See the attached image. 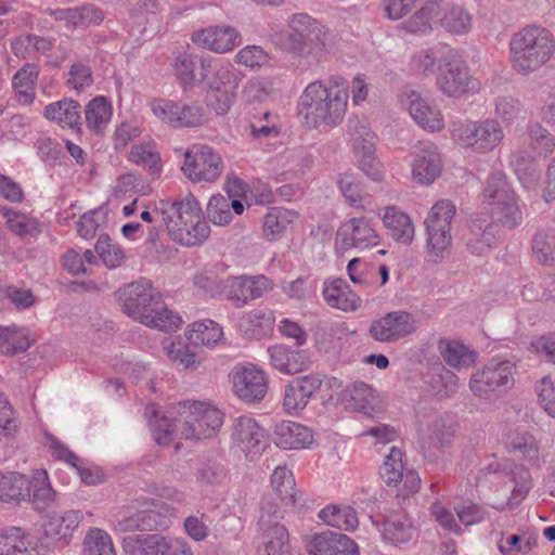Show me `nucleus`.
I'll return each instance as SVG.
<instances>
[{
  "label": "nucleus",
  "mask_w": 555,
  "mask_h": 555,
  "mask_svg": "<svg viewBox=\"0 0 555 555\" xmlns=\"http://www.w3.org/2000/svg\"><path fill=\"white\" fill-rule=\"evenodd\" d=\"M146 413L155 417L150 421L151 430L157 444L168 446L173 436L189 440L211 439L223 424L220 410L204 402H180L175 406L176 416L157 418L154 404L146 408Z\"/></svg>",
  "instance_id": "obj_1"
},
{
  "label": "nucleus",
  "mask_w": 555,
  "mask_h": 555,
  "mask_svg": "<svg viewBox=\"0 0 555 555\" xmlns=\"http://www.w3.org/2000/svg\"><path fill=\"white\" fill-rule=\"evenodd\" d=\"M117 298L125 314L149 327L172 332L183 323L179 314L167 308L160 293L147 280L120 287Z\"/></svg>",
  "instance_id": "obj_2"
},
{
  "label": "nucleus",
  "mask_w": 555,
  "mask_h": 555,
  "mask_svg": "<svg viewBox=\"0 0 555 555\" xmlns=\"http://www.w3.org/2000/svg\"><path fill=\"white\" fill-rule=\"evenodd\" d=\"M348 92L326 88L320 80L310 82L298 102V113L310 128H335L347 112Z\"/></svg>",
  "instance_id": "obj_3"
},
{
  "label": "nucleus",
  "mask_w": 555,
  "mask_h": 555,
  "mask_svg": "<svg viewBox=\"0 0 555 555\" xmlns=\"http://www.w3.org/2000/svg\"><path fill=\"white\" fill-rule=\"evenodd\" d=\"M163 225L172 241L185 246L204 242L210 233L202 209L193 195L180 201H163Z\"/></svg>",
  "instance_id": "obj_4"
},
{
  "label": "nucleus",
  "mask_w": 555,
  "mask_h": 555,
  "mask_svg": "<svg viewBox=\"0 0 555 555\" xmlns=\"http://www.w3.org/2000/svg\"><path fill=\"white\" fill-rule=\"evenodd\" d=\"M509 51L513 69L528 76L552 59L555 53V38L546 28L527 26L512 36Z\"/></svg>",
  "instance_id": "obj_5"
},
{
  "label": "nucleus",
  "mask_w": 555,
  "mask_h": 555,
  "mask_svg": "<svg viewBox=\"0 0 555 555\" xmlns=\"http://www.w3.org/2000/svg\"><path fill=\"white\" fill-rule=\"evenodd\" d=\"M289 35L284 48L301 56L321 59L332 48L333 35L319 21L306 13H296L288 18Z\"/></svg>",
  "instance_id": "obj_6"
},
{
  "label": "nucleus",
  "mask_w": 555,
  "mask_h": 555,
  "mask_svg": "<svg viewBox=\"0 0 555 555\" xmlns=\"http://www.w3.org/2000/svg\"><path fill=\"white\" fill-rule=\"evenodd\" d=\"M199 81L207 90V103L217 114H225L237 88V79L230 64H223L211 56L199 59Z\"/></svg>",
  "instance_id": "obj_7"
},
{
  "label": "nucleus",
  "mask_w": 555,
  "mask_h": 555,
  "mask_svg": "<svg viewBox=\"0 0 555 555\" xmlns=\"http://www.w3.org/2000/svg\"><path fill=\"white\" fill-rule=\"evenodd\" d=\"M483 203L489 207L492 220L502 227L514 229L522 222L519 199L502 171H493L488 177Z\"/></svg>",
  "instance_id": "obj_8"
},
{
  "label": "nucleus",
  "mask_w": 555,
  "mask_h": 555,
  "mask_svg": "<svg viewBox=\"0 0 555 555\" xmlns=\"http://www.w3.org/2000/svg\"><path fill=\"white\" fill-rule=\"evenodd\" d=\"M452 139L464 149L477 153L494 150L503 140L504 131L494 119L482 121L453 120L450 124Z\"/></svg>",
  "instance_id": "obj_9"
},
{
  "label": "nucleus",
  "mask_w": 555,
  "mask_h": 555,
  "mask_svg": "<svg viewBox=\"0 0 555 555\" xmlns=\"http://www.w3.org/2000/svg\"><path fill=\"white\" fill-rule=\"evenodd\" d=\"M455 212V205L451 201L440 199L431 207L425 219L427 254L434 262L441 260L451 246V221Z\"/></svg>",
  "instance_id": "obj_10"
},
{
  "label": "nucleus",
  "mask_w": 555,
  "mask_h": 555,
  "mask_svg": "<svg viewBox=\"0 0 555 555\" xmlns=\"http://www.w3.org/2000/svg\"><path fill=\"white\" fill-rule=\"evenodd\" d=\"M283 509L272 498L261 501L258 527L260 531V555H283L288 548V532L280 524Z\"/></svg>",
  "instance_id": "obj_11"
},
{
  "label": "nucleus",
  "mask_w": 555,
  "mask_h": 555,
  "mask_svg": "<svg viewBox=\"0 0 555 555\" xmlns=\"http://www.w3.org/2000/svg\"><path fill=\"white\" fill-rule=\"evenodd\" d=\"M184 158L181 170L194 183L215 182L224 168L221 155L208 145L191 146L184 153Z\"/></svg>",
  "instance_id": "obj_12"
},
{
  "label": "nucleus",
  "mask_w": 555,
  "mask_h": 555,
  "mask_svg": "<svg viewBox=\"0 0 555 555\" xmlns=\"http://www.w3.org/2000/svg\"><path fill=\"white\" fill-rule=\"evenodd\" d=\"M515 365L509 360L492 359L473 374L469 388L474 395L486 398L491 392L504 391L514 385Z\"/></svg>",
  "instance_id": "obj_13"
},
{
  "label": "nucleus",
  "mask_w": 555,
  "mask_h": 555,
  "mask_svg": "<svg viewBox=\"0 0 555 555\" xmlns=\"http://www.w3.org/2000/svg\"><path fill=\"white\" fill-rule=\"evenodd\" d=\"M233 392L245 402H260L269 386L267 373L255 364H238L229 374Z\"/></svg>",
  "instance_id": "obj_14"
},
{
  "label": "nucleus",
  "mask_w": 555,
  "mask_h": 555,
  "mask_svg": "<svg viewBox=\"0 0 555 555\" xmlns=\"http://www.w3.org/2000/svg\"><path fill=\"white\" fill-rule=\"evenodd\" d=\"M379 244L376 223L365 216L352 217L343 222L336 233V245L343 249L365 250Z\"/></svg>",
  "instance_id": "obj_15"
},
{
  "label": "nucleus",
  "mask_w": 555,
  "mask_h": 555,
  "mask_svg": "<svg viewBox=\"0 0 555 555\" xmlns=\"http://www.w3.org/2000/svg\"><path fill=\"white\" fill-rule=\"evenodd\" d=\"M232 440L234 447L250 462L257 461L269 447L266 429L249 416H241L234 422Z\"/></svg>",
  "instance_id": "obj_16"
},
{
  "label": "nucleus",
  "mask_w": 555,
  "mask_h": 555,
  "mask_svg": "<svg viewBox=\"0 0 555 555\" xmlns=\"http://www.w3.org/2000/svg\"><path fill=\"white\" fill-rule=\"evenodd\" d=\"M274 283L264 275L229 276L222 283V292L235 308H243L249 301L271 292Z\"/></svg>",
  "instance_id": "obj_17"
},
{
  "label": "nucleus",
  "mask_w": 555,
  "mask_h": 555,
  "mask_svg": "<svg viewBox=\"0 0 555 555\" xmlns=\"http://www.w3.org/2000/svg\"><path fill=\"white\" fill-rule=\"evenodd\" d=\"M437 87L447 96L461 98L475 94L480 90V82L470 75L468 67L459 62H450L440 69Z\"/></svg>",
  "instance_id": "obj_18"
},
{
  "label": "nucleus",
  "mask_w": 555,
  "mask_h": 555,
  "mask_svg": "<svg viewBox=\"0 0 555 555\" xmlns=\"http://www.w3.org/2000/svg\"><path fill=\"white\" fill-rule=\"evenodd\" d=\"M402 101L411 117L424 130L438 132L444 128V118L438 105L417 91H405Z\"/></svg>",
  "instance_id": "obj_19"
},
{
  "label": "nucleus",
  "mask_w": 555,
  "mask_h": 555,
  "mask_svg": "<svg viewBox=\"0 0 555 555\" xmlns=\"http://www.w3.org/2000/svg\"><path fill=\"white\" fill-rule=\"evenodd\" d=\"M341 402L354 411L361 412L371 418L379 417L385 405L378 393L364 382H356L345 388Z\"/></svg>",
  "instance_id": "obj_20"
},
{
  "label": "nucleus",
  "mask_w": 555,
  "mask_h": 555,
  "mask_svg": "<svg viewBox=\"0 0 555 555\" xmlns=\"http://www.w3.org/2000/svg\"><path fill=\"white\" fill-rule=\"evenodd\" d=\"M415 320L411 313L395 311L373 322L370 327L372 336L379 341H393L415 331Z\"/></svg>",
  "instance_id": "obj_21"
},
{
  "label": "nucleus",
  "mask_w": 555,
  "mask_h": 555,
  "mask_svg": "<svg viewBox=\"0 0 555 555\" xmlns=\"http://www.w3.org/2000/svg\"><path fill=\"white\" fill-rule=\"evenodd\" d=\"M192 40L201 48L216 53H225L238 44L240 34L232 26L216 25L193 33Z\"/></svg>",
  "instance_id": "obj_22"
},
{
  "label": "nucleus",
  "mask_w": 555,
  "mask_h": 555,
  "mask_svg": "<svg viewBox=\"0 0 555 555\" xmlns=\"http://www.w3.org/2000/svg\"><path fill=\"white\" fill-rule=\"evenodd\" d=\"M308 552L310 555H359L352 539L333 531L315 534L308 545Z\"/></svg>",
  "instance_id": "obj_23"
},
{
  "label": "nucleus",
  "mask_w": 555,
  "mask_h": 555,
  "mask_svg": "<svg viewBox=\"0 0 555 555\" xmlns=\"http://www.w3.org/2000/svg\"><path fill=\"white\" fill-rule=\"evenodd\" d=\"M272 440L283 450L307 449L314 442L310 428L291 421H283L275 425Z\"/></svg>",
  "instance_id": "obj_24"
},
{
  "label": "nucleus",
  "mask_w": 555,
  "mask_h": 555,
  "mask_svg": "<svg viewBox=\"0 0 555 555\" xmlns=\"http://www.w3.org/2000/svg\"><path fill=\"white\" fill-rule=\"evenodd\" d=\"M318 383L313 375L297 377L284 387L283 408L287 413H298L302 411L310 399L318 391Z\"/></svg>",
  "instance_id": "obj_25"
},
{
  "label": "nucleus",
  "mask_w": 555,
  "mask_h": 555,
  "mask_svg": "<svg viewBox=\"0 0 555 555\" xmlns=\"http://www.w3.org/2000/svg\"><path fill=\"white\" fill-rule=\"evenodd\" d=\"M441 173V158L438 147L433 143H424L415 155L412 165L413 180L429 184Z\"/></svg>",
  "instance_id": "obj_26"
},
{
  "label": "nucleus",
  "mask_w": 555,
  "mask_h": 555,
  "mask_svg": "<svg viewBox=\"0 0 555 555\" xmlns=\"http://www.w3.org/2000/svg\"><path fill=\"white\" fill-rule=\"evenodd\" d=\"M185 347H215L225 344L222 326L211 319L195 321L184 331Z\"/></svg>",
  "instance_id": "obj_27"
},
{
  "label": "nucleus",
  "mask_w": 555,
  "mask_h": 555,
  "mask_svg": "<svg viewBox=\"0 0 555 555\" xmlns=\"http://www.w3.org/2000/svg\"><path fill=\"white\" fill-rule=\"evenodd\" d=\"M270 364L285 375H295L308 370L311 358L306 349H268Z\"/></svg>",
  "instance_id": "obj_28"
},
{
  "label": "nucleus",
  "mask_w": 555,
  "mask_h": 555,
  "mask_svg": "<svg viewBox=\"0 0 555 555\" xmlns=\"http://www.w3.org/2000/svg\"><path fill=\"white\" fill-rule=\"evenodd\" d=\"M271 487L276 498L274 501L284 506H297L301 494L296 489L295 479L291 469L286 466H278L271 475ZM273 499V496H271Z\"/></svg>",
  "instance_id": "obj_29"
},
{
  "label": "nucleus",
  "mask_w": 555,
  "mask_h": 555,
  "mask_svg": "<svg viewBox=\"0 0 555 555\" xmlns=\"http://www.w3.org/2000/svg\"><path fill=\"white\" fill-rule=\"evenodd\" d=\"M168 538L158 534H133L121 542L126 555H167Z\"/></svg>",
  "instance_id": "obj_30"
},
{
  "label": "nucleus",
  "mask_w": 555,
  "mask_h": 555,
  "mask_svg": "<svg viewBox=\"0 0 555 555\" xmlns=\"http://www.w3.org/2000/svg\"><path fill=\"white\" fill-rule=\"evenodd\" d=\"M323 296L331 307L343 311H354L360 308L362 302L361 298L341 279L325 284Z\"/></svg>",
  "instance_id": "obj_31"
},
{
  "label": "nucleus",
  "mask_w": 555,
  "mask_h": 555,
  "mask_svg": "<svg viewBox=\"0 0 555 555\" xmlns=\"http://www.w3.org/2000/svg\"><path fill=\"white\" fill-rule=\"evenodd\" d=\"M384 225L391 236L402 244H411L414 238V225L411 218L396 206H388L379 214Z\"/></svg>",
  "instance_id": "obj_32"
},
{
  "label": "nucleus",
  "mask_w": 555,
  "mask_h": 555,
  "mask_svg": "<svg viewBox=\"0 0 555 555\" xmlns=\"http://www.w3.org/2000/svg\"><path fill=\"white\" fill-rule=\"evenodd\" d=\"M295 210L283 207H271L263 217L262 233L266 240L276 241L282 237L297 220Z\"/></svg>",
  "instance_id": "obj_33"
},
{
  "label": "nucleus",
  "mask_w": 555,
  "mask_h": 555,
  "mask_svg": "<svg viewBox=\"0 0 555 555\" xmlns=\"http://www.w3.org/2000/svg\"><path fill=\"white\" fill-rule=\"evenodd\" d=\"M13 54L22 60L35 59L51 51L53 40L34 34H22L11 39Z\"/></svg>",
  "instance_id": "obj_34"
},
{
  "label": "nucleus",
  "mask_w": 555,
  "mask_h": 555,
  "mask_svg": "<svg viewBox=\"0 0 555 555\" xmlns=\"http://www.w3.org/2000/svg\"><path fill=\"white\" fill-rule=\"evenodd\" d=\"M39 66L24 64L12 77V88L20 103L29 105L35 100Z\"/></svg>",
  "instance_id": "obj_35"
},
{
  "label": "nucleus",
  "mask_w": 555,
  "mask_h": 555,
  "mask_svg": "<svg viewBox=\"0 0 555 555\" xmlns=\"http://www.w3.org/2000/svg\"><path fill=\"white\" fill-rule=\"evenodd\" d=\"M43 115L63 128L75 129L80 125V105L74 100H61L44 107Z\"/></svg>",
  "instance_id": "obj_36"
},
{
  "label": "nucleus",
  "mask_w": 555,
  "mask_h": 555,
  "mask_svg": "<svg viewBox=\"0 0 555 555\" xmlns=\"http://www.w3.org/2000/svg\"><path fill=\"white\" fill-rule=\"evenodd\" d=\"M273 322L271 311L254 309L241 318L238 326L247 338H261L272 331Z\"/></svg>",
  "instance_id": "obj_37"
},
{
  "label": "nucleus",
  "mask_w": 555,
  "mask_h": 555,
  "mask_svg": "<svg viewBox=\"0 0 555 555\" xmlns=\"http://www.w3.org/2000/svg\"><path fill=\"white\" fill-rule=\"evenodd\" d=\"M55 18L64 21L74 27L86 28L91 25H100L104 20V14L99 8L88 4L78 8L57 10L55 12Z\"/></svg>",
  "instance_id": "obj_38"
},
{
  "label": "nucleus",
  "mask_w": 555,
  "mask_h": 555,
  "mask_svg": "<svg viewBox=\"0 0 555 555\" xmlns=\"http://www.w3.org/2000/svg\"><path fill=\"white\" fill-rule=\"evenodd\" d=\"M457 376L451 371L438 366L426 375V391L438 398H449L457 390Z\"/></svg>",
  "instance_id": "obj_39"
},
{
  "label": "nucleus",
  "mask_w": 555,
  "mask_h": 555,
  "mask_svg": "<svg viewBox=\"0 0 555 555\" xmlns=\"http://www.w3.org/2000/svg\"><path fill=\"white\" fill-rule=\"evenodd\" d=\"M319 518L327 526L345 531L354 530L359 524L354 509L345 505H328L320 511Z\"/></svg>",
  "instance_id": "obj_40"
},
{
  "label": "nucleus",
  "mask_w": 555,
  "mask_h": 555,
  "mask_svg": "<svg viewBox=\"0 0 555 555\" xmlns=\"http://www.w3.org/2000/svg\"><path fill=\"white\" fill-rule=\"evenodd\" d=\"M82 515L79 511H67L63 514H52L44 522V537L56 535L60 539L70 537L78 527Z\"/></svg>",
  "instance_id": "obj_41"
},
{
  "label": "nucleus",
  "mask_w": 555,
  "mask_h": 555,
  "mask_svg": "<svg viewBox=\"0 0 555 555\" xmlns=\"http://www.w3.org/2000/svg\"><path fill=\"white\" fill-rule=\"evenodd\" d=\"M112 118V106L103 96L91 100L85 108V121L91 131L103 132Z\"/></svg>",
  "instance_id": "obj_42"
},
{
  "label": "nucleus",
  "mask_w": 555,
  "mask_h": 555,
  "mask_svg": "<svg viewBox=\"0 0 555 555\" xmlns=\"http://www.w3.org/2000/svg\"><path fill=\"white\" fill-rule=\"evenodd\" d=\"M440 7L436 1H429L414 12L400 27L411 34H426L431 31L433 22L438 16Z\"/></svg>",
  "instance_id": "obj_43"
},
{
  "label": "nucleus",
  "mask_w": 555,
  "mask_h": 555,
  "mask_svg": "<svg viewBox=\"0 0 555 555\" xmlns=\"http://www.w3.org/2000/svg\"><path fill=\"white\" fill-rule=\"evenodd\" d=\"M82 555H116L112 537L103 529L89 528L82 541Z\"/></svg>",
  "instance_id": "obj_44"
},
{
  "label": "nucleus",
  "mask_w": 555,
  "mask_h": 555,
  "mask_svg": "<svg viewBox=\"0 0 555 555\" xmlns=\"http://www.w3.org/2000/svg\"><path fill=\"white\" fill-rule=\"evenodd\" d=\"M440 24L451 34L465 35L472 29L473 17L465 8L450 5L444 9Z\"/></svg>",
  "instance_id": "obj_45"
},
{
  "label": "nucleus",
  "mask_w": 555,
  "mask_h": 555,
  "mask_svg": "<svg viewBox=\"0 0 555 555\" xmlns=\"http://www.w3.org/2000/svg\"><path fill=\"white\" fill-rule=\"evenodd\" d=\"M337 183L341 194L353 208L365 211L371 205L369 196L362 192L361 184L352 173H341Z\"/></svg>",
  "instance_id": "obj_46"
},
{
  "label": "nucleus",
  "mask_w": 555,
  "mask_h": 555,
  "mask_svg": "<svg viewBox=\"0 0 555 555\" xmlns=\"http://www.w3.org/2000/svg\"><path fill=\"white\" fill-rule=\"evenodd\" d=\"M413 532V525L405 516H390L383 525V538L393 544L408 542Z\"/></svg>",
  "instance_id": "obj_47"
},
{
  "label": "nucleus",
  "mask_w": 555,
  "mask_h": 555,
  "mask_svg": "<svg viewBox=\"0 0 555 555\" xmlns=\"http://www.w3.org/2000/svg\"><path fill=\"white\" fill-rule=\"evenodd\" d=\"M30 496V482L21 474L10 473L4 475L0 490V501H20Z\"/></svg>",
  "instance_id": "obj_48"
},
{
  "label": "nucleus",
  "mask_w": 555,
  "mask_h": 555,
  "mask_svg": "<svg viewBox=\"0 0 555 555\" xmlns=\"http://www.w3.org/2000/svg\"><path fill=\"white\" fill-rule=\"evenodd\" d=\"M354 154L359 168L373 181H380L384 176L383 165L375 156V144L356 145Z\"/></svg>",
  "instance_id": "obj_49"
},
{
  "label": "nucleus",
  "mask_w": 555,
  "mask_h": 555,
  "mask_svg": "<svg viewBox=\"0 0 555 555\" xmlns=\"http://www.w3.org/2000/svg\"><path fill=\"white\" fill-rule=\"evenodd\" d=\"M507 444L515 454L522 456L529 463H534L539 459L537 440L528 433L519 430L509 431Z\"/></svg>",
  "instance_id": "obj_50"
},
{
  "label": "nucleus",
  "mask_w": 555,
  "mask_h": 555,
  "mask_svg": "<svg viewBox=\"0 0 555 555\" xmlns=\"http://www.w3.org/2000/svg\"><path fill=\"white\" fill-rule=\"evenodd\" d=\"M199 59L195 54L181 52L175 61V75L184 88H191L199 81L194 73L196 65H199Z\"/></svg>",
  "instance_id": "obj_51"
},
{
  "label": "nucleus",
  "mask_w": 555,
  "mask_h": 555,
  "mask_svg": "<svg viewBox=\"0 0 555 555\" xmlns=\"http://www.w3.org/2000/svg\"><path fill=\"white\" fill-rule=\"evenodd\" d=\"M29 531L16 526L0 529V555H21Z\"/></svg>",
  "instance_id": "obj_52"
},
{
  "label": "nucleus",
  "mask_w": 555,
  "mask_h": 555,
  "mask_svg": "<svg viewBox=\"0 0 555 555\" xmlns=\"http://www.w3.org/2000/svg\"><path fill=\"white\" fill-rule=\"evenodd\" d=\"M473 235L481 240V246H477L475 241H468V249L478 256L486 254L496 242V225L493 223L482 224L479 220H474L470 224Z\"/></svg>",
  "instance_id": "obj_53"
},
{
  "label": "nucleus",
  "mask_w": 555,
  "mask_h": 555,
  "mask_svg": "<svg viewBox=\"0 0 555 555\" xmlns=\"http://www.w3.org/2000/svg\"><path fill=\"white\" fill-rule=\"evenodd\" d=\"M117 528L122 532L154 530L156 529L155 511L131 512L118 520Z\"/></svg>",
  "instance_id": "obj_54"
},
{
  "label": "nucleus",
  "mask_w": 555,
  "mask_h": 555,
  "mask_svg": "<svg viewBox=\"0 0 555 555\" xmlns=\"http://www.w3.org/2000/svg\"><path fill=\"white\" fill-rule=\"evenodd\" d=\"M30 496L35 507L39 511L46 509L55 501V492L51 488L44 470L39 472L30 485Z\"/></svg>",
  "instance_id": "obj_55"
},
{
  "label": "nucleus",
  "mask_w": 555,
  "mask_h": 555,
  "mask_svg": "<svg viewBox=\"0 0 555 555\" xmlns=\"http://www.w3.org/2000/svg\"><path fill=\"white\" fill-rule=\"evenodd\" d=\"M532 250L540 263L553 264L555 262V234L546 231L537 232L532 241Z\"/></svg>",
  "instance_id": "obj_56"
},
{
  "label": "nucleus",
  "mask_w": 555,
  "mask_h": 555,
  "mask_svg": "<svg viewBox=\"0 0 555 555\" xmlns=\"http://www.w3.org/2000/svg\"><path fill=\"white\" fill-rule=\"evenodd\" d=\"M380 477L387 485H397L403 477V463L402 452L391 447L389 454L385 457L383 465L379 468Z\"/></svg>",
  "instance_id": "obj_57"
},
{
  "label": "nucleus",
  "mask_w": 555,
  "mask_h": 555,
  "mask_svg": "<svg viewBox=\"0 0 555 555\" xmlns=\"http://www.w3.org/2000/svg\"><path fill=\"white\" fill-rule=\"evenodd\" d=\"M130 158L137 165L149 168L152 172L160 170V156L156 151L155 143H142L133 145L130 152Z\"/></svg>",
  "instance_id": "obj_58"
},
{
  "label": "nucleus",
  "mask_w": 555,
  "mask_h": 555,
  "mask_svg": "<svg viewBox=\"0 0 555 555\" xmlns=\"http://www.w3.org/2000/svg\"><path fill=\"white\" fill-rule=\"evenodd\" d=\"M167 357L178 367L184 370H195L205 360L206 354L203 349H165Z\"/></svg>",
  "instance_id": "obj_59"
},
{
  "label": "nucleus",
  "mask_w": 555,
  "mask_h": 555,
  "mask_svg": "<svg viewBox=\"0 0 555 555\" xmlns=\"http://www.w3.org/2000/svg\"><path fill=\"white\" fill-rule=\"evenodd\" d=\"M529 144L538 155L547 156L555 149V138L541 125L534 124L528 128Z\"/></svg>",
  "instance_id": "obj_60"
},
{
  "label": "nucleus",
  "mask_w": 555,
  "mask_h": 555,
  "mask_svg": "<svg viewBox=\"0 0 555 555\" xmlns=\"http://www.w3.org/2000/svg\"><path fill=\"white\" fill-rule=\"evenodd\" d=\"M195 477L201 488H212L222 482L225 477V469L221 464L206 462L197 467Z\"/></svg>",
  "instance_id": "obj_61"
},
{
  "label": "nucleus",
  "mask_w": 555,
  "mask_h": 555,
  "mask_svg": "<svg viewBox=\"0 0 555 555\" xmlns=\"http://www.w3.org/2000/svg\"><path fill=\"white\" fill-rule=\"evenodd\" d=\"M207 217L218 225L230 223L232 220L230 198L220 194L211 196L207 205Z\"/></svg>",
  "instance_id": "obj_62"
},
{
  "label": "nucleus",
  "mask_w": 555,
  "mask_h": 555,
  "mask_svg": "<svg viewBox=\"0 0 555 555\" xmlns=\"http://www.w3.org/2000/svg\"><path fill=\"white\" fill-rule=\"evenodd\" d=\"M535 391L538 401L545 413L555 418V378L543 376L537 382Z\"/></svg>",
  "instance_id": "obj_63"
},
{
  "label": "nucleus",
  "mask_w": 555,
  "mask_h": 555,
  "mask_svg": "<svg viewBox=\"0 0 555 555\" xmlns=\"http://www.w3.org/2000/svg\"><path fill=\"white\" fill-rule=\"evenodd\" d=\"M55 541L51 537H40L29 532L21 555H54Z\"/></svg>",
  "instance_id": "obj_64"
}]
</instances>
